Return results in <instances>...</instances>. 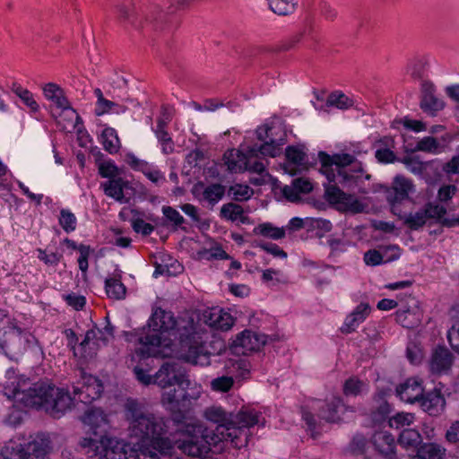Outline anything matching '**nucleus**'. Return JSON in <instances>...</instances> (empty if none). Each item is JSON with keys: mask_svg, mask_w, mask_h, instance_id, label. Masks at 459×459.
I'll list each match as a JSON object with an SVG mask.
<instances>
[{"mask_svg": "<svg viewBox=\"0 0 459 459\" xmlns=\"http://www.w3.org/2000/svg\"><path fill=\"white\" fill-rule=\"evenodd\" d=\"M370 312L371 307L368 303L361 302L359 304L354 310L346 316L341 328L342 332L344 333L354 332L359 325L366 320Z\"/></svg>", "mask_w": 459, "mask_h": 459, "instance_id": "obj_21", "label": "nucleus"}, {"mask_svg": "<svg viewBox=\"0 0 459 459\" xmlns=\"http://www.w3.org/2000/svg\"><path fill=\"white\" fill-rule=\"evenodd\" d=\"M318 157L321 163L320 171L329 182V185L325 186L327 200L333 204H342L352 212H360L362 205L359 200L354 195L344 193L337 184L350 188L362 178L369 179L370 175L365 173L361 162L348 153L331 156L321 152Z\"/></svg>", "mask_w": 459, "mask_h": 459, "instance_id": "obj_5", "label": "nucleus"}, {"mask_svg": "<svg viewBox=\"0 0 459 459\" xmlns=\"http://www.w3.org/2000/svg\"><path fill=\"white\" fill-rule=\"evenodd\" d=\"M281 132H285L281 125H272V126H262L256 129V136L260 141L265 142L269 140L271 137H274L281 134Z\"/></svg>", "mask_w": 459, "mask_h": 459, "instance_id": "obj_46", "label": "nucleus"}, {"mask_svg": "<svg viewBox=\"0 0 459 459\" xmlns=\"http://www.w3.org/2000/svg\"><path fill=\"white\" fill-rule=\"evenodd\" d=\"M329 106H335L339 108H347L351 106V100L342 92H333L326 101Z\"/></svg>", "mask_w": 459, "mask_h": 459, "instance_id": "obj_50", "label": "nucleus"}, {"mask_svg": "<svg viewBox=\"0 0 459 459\" xmlns=\"http://www.w3.org/2000/svg\"><path fill=\"white\" fill-rule=\"evenodd\" d=\"M125 108L114 101L103 99L101 101H96L95 105V115L102 116L109 112H123Z\"/></svg>", "mask_w": 459, "mask_h": 459, "instance_id": "obj_44", "label": "nucleus"}, {"mask_svg": "<svg viewBox=\"0 0 459 459\" xmlns=\"http://www.w3.org/2000/svg\"><path fill=\"white\" fill-rule=\"evenodd\" d=\"M82 420L94 435H97L99 431L105 430L108 425V416L99 408L86 411Z\"/></svg>", "mask_w": 459, "mask_h": 459, "instance_id": "obj_23", "label": "nucleus"}, {"mask_svg": "<svg viewBox=\"0 0 459 459\" xmlns=\"http://www.w3.org/2000/svg\"><path fill=\"white\" fill-rule=\"evenodd\" d=\"M446 212L444 206L429 202L422 209L407 214L404 217V224L411 230H416L423 227L429 219H440Z\"/></svg>", "mask_w": 459, "mask_h": 459, "instance_id": "obj_12", "label": "nucleus"}, {"mask_svg": "<svg viewBox=\"0 0 459 459\" xmlns=\"http://www.w3.org/2000/svg\"><path fill=\"white\" fill-rule=\"evenodd\" d=\"M100 142L104 149L109 153H117L120 148V140L116 130L112 127L103 129L100 135Z\"/></svg>", "mask_w": 459, "mask_h": 459, "instance_id": "obj_34", "label": "nucleus"}, {"mask_svg": "<svg viewBox=\"0 0 459 459\" xmlns=\"http://www.w3.org/2000/svg\"><path fill=\"white\" fill-rule=\"evenodd\" d=\"M422 410L431 416L439 415L445 409L446 401L439 391H433L422 395L420 400Z\"/></svg>", "mask_w": 459, "mask_h": 459, "instance_id": "obj_26", "label": "nucleus"}, {"mask_svg": "<svg viewBox=\"0 0 459 459\" xmlns=\"http://www.w3.org/2000/svg\"><path fill=\"white\" fill-rule=\"evenodd\" d=\"M121 276L115 274L105 281V290L109 299H123L126 294V288L121 281Z\"/></svg>", "mask_w": 459, "mask_h": 459, "instance_id": "obj_31", "label": "nucleus"}, {"mask_svg": "<svg viewBox=\"0 0 459 459\" xmlns=\"http://www.w3.org/2000/svg\"><path fill=\"white\" fill-rule=\"evenodd\" d=\"M395 315L396 321L406 328H413L418 325L421 317L418 301L411 297L408 305L401 307Z\"/></svg>", "mask_w": 459, "mask_h": 459, "instance_id": "obj_20", "label": "nucleus"}, {"mask_svg": "<svg viewBox=\"0 0 459 459\" xmlns=\"http://www.w3.org/2000/svg\"><path fill=\"white\" fill-rule=\"evenodd\" d=\"M78 251L80 253L78 258L79 268L82 272H86L89 267L88 258L91 253V248L90 246L81 244L78 247Z\"/></svg>", "mask_w": 459, "mask_h": 459, "instance_id": "obj_55", "label": "nucleus"}, {"mask_svg": "<svg viewBox=\"0 0 459 459\" xmlns=\"http://www.w3.org/2000/svg\"><path fill=\"white\" fill-rule=\"evenodd\" d=\"M446 451V448L440 444L428 443L420 448L419 455L422 459H443Z\"/></svg>", "mask_w": 459, "mask_h": 459, "instance_id": "obj_35", "label": "nucleus"}, {"mask_svg": "<svg viewBox=\"0 0 459 459\" xmlns=\"http://www.w3.org/2000/svg\"><path fill=\"white\" fill-rule=\"evenodd\" d=\"M292 183L299 194H307L313 188L311 182L308 179L303 178H296L292 181Z\"/></svg>", "mask_w": 459, "mask_h": 459, "instance_id": "obj_63", "label": "nucleus"}, {"mask_svg": "<svg viewBox=\"0 0 459 459\" xmlns=\"http://www.w3.org/2000/svg\"><path fill=\"white\" fill-rule=\"evenodd\" d=\"M424 393L422 381L416 377L408 378L396 388L400 399L408 403L420 402Z\"/></svg>", "mask_w": 459, "mask_h": 459, "instance_id": "obj_19", "label": "nucleus"}, {"mask_svg": "<svg viewBox=\"0 0 459 459\" xmlns=\"http://www.w3.org/2000/svg\"><path fill=\"white\" fill-rule=\"evenodd\" d=\"M269 8L278 15H289L296 10L294 0H267Z\"/></svg>", "mask_w": 459, "mask_h": 459, "instance_id": "obj_36", "label": "nucleus"}, {"mask_svg": "<svg viewBox=\"0 0 459 459\" xmlns=\"http://www.w3.org/2000/svg\"><path fill=\"white\" fill-rule=\"evenodd\" d=\"M59 117L57 123L62 126L64 130L72 131L77 126V124L81 122V117L71 107L69 103L65 108L59 109V113H56V117Z\"/></svg>", "mask_w": 459, "mask_h": 459, "instance_id": "obj_28", "label": "nucleus"}, {"mask_svg": "<svg viewBox=\"0 0 459 459\" xmlns=\"http://www.w3.org/2000/svg\"><path fill=\"white\" fill-rule=\"evenodd\" d=\"M254 194L253 189L243 184H235L229 189V195L236 201L248 200Z\"/></svg>", "mask_w": 459, "mask_h": 459, "instance_id": "obj_43", "label": "nucleus"}, {"mask_svg": "<svg viewBox=\"0 0 459 459\" xmlns=\"http://www.w3.org/2000/svg\"><path fill=\"white\" fill-rule=\"evenodd\" d=\"M206 322L213 328L227 331L232 327L235 320L230 313L222 309H213L207 316Z\"/></svg>", "mask_w": 459, "mask_h": 459, "instance_id": "obj_27", "label": "nucleus"}, {"mask_svg": "<svg viewBox=\"0 0 459 459\" xmlns=\"http://www.w3.org/2000/svg\"><path fill=\"white\" fill-rule=\"evenodd\" d=\"M399 443L404 447H417L421 442L420 433L414 429H405L399 437Z\"/></svg>", "mask_w": 459, "mask_h": 459, "instance_id": "obj_38", "label": "nucleus"}, {"mask_svg": "<svg viewBox=\"0 0 459 459\" xmlns=\"http://www.w3.org/2000/svg\"><path fill=\"white\" fill-rule=\"evenodd\" d=\"M438 146L439 144L434 137L426 136L417 143L415 149L420 152L437 153Z\"/></svg>", "mask_w": 459, "mask_h": 459, "instance_id": "obj_49", "label": "nucleus"}, {"mask_svg": "<svg viewBox=\"0 0 459 459\" xmlns=\"http://www.w3.org/2000/svg\"><path fill=\"white\" fill-rule=\"evenodd\" d=\"M120 18L125 22H128L134 27L139 29L143 27L142 20L136 13L134 7L121 6L119 8Z\"/></svg>", "mask_w": 459, "mask_h": 459, "instance_id": "obj_45", "label": "nucleus"}, {"mask_svg": "<svg viewBox=\"0 0 459 459\" xmlns=\"http://www.w3.org/2000/svg\"><path fill=\"white\" fill-rule=\"evenodd\" d=\"M225 189L220 184L207 186L204 191V198L211 204L219 202L224 195Z\"/></svg>", "mask_w": 459, "mask_h": 459, "instance_id": "obj_47", "label": "nucleus"}, {"mask_svg": "<svg viewBox=\"0 0 459 459\" xmlns=\"http://www.w3.org/2000/svg\"><path fill=\"white\" fill-rule=\"evenodd\" d=\"M126 418L130 437L139 440L128 446L126 459H160L158 453L167 454L181 442L169 433V419L144 410L134 401L126 403Z\"/></svg>", "mask_w": 459, "mask_h": 459, "instance_id": "obj_4", "label": "nucleus"}, {"mask_svg": "<svg viewBox=\"0 0 459 459\" xmlns=\"http://www.w3.org/2000/svg\"><path fill=\"white\" fill-rule=\"evenodd\" d=\"M456 186L455 185L442 186L437 192V198L440 202H447L452 199L456 193Z\"/></svg>", "mask_w": 459, "mask_h": 459, "instance_id": "obj_62", "label": "nucleus"}, {"mask_svg": "<svg viewBox=\"0 0 459 459\" xmlns=\"http://www.w3.org/2000/svg\"><path fill=\"white\" fill-rule=\"evenodd\" d=\"M401 255L397 246H388L380 250L371 249L364 254V262L367 265L377 266L398 259Z\"/></svg>", "mask_w": 459, "mask_h": 459, "instance_id": "obj_18", "label": "nucleus"}, {"mask_svg": "<svg viewBox=\"0 0 459 459\" xmlns=\"http://www.w3.org/2000/svg\"><path fill=\"white\" fill-rule=\"evenodd\" d=\"M80 346L85 356H92L95 354L99 346V343H97V332L94 330L88 331Z\"/></svg>", "mask_w": 459, "mask_h": 459, "instance_id": "obj_42", "label": "nucleus"}, {"mask_svg": "<svg viewBox=\"0 0 459 459\" xmlns=\"http://www.w3.org/2000/svg\"><path fill=\"white\" fill-rule=\"evenodd\" d=\"M124 186L125 181L120 177L101 184L105 195L119 202L124 199Z\"/></svg>", "mask_w": 459, "mask_h": 459, "instance_id": "obj_32", "label": "nucleus"}, {"mask_svg": "<svg viewBox=\"0 0 459 459\" xmlns=\"http://www.w3.org/2000/svg\"><path fill=\"white\" fill-rule=\"evenodd\" d=\"M445 439L450 444H456L459 442V420L450 422L446 430Z\"/></svg>", "mask_w": 459, "mask_h": 459, "instance_id": "obj_53", "label": "nucleus"}, {"mask_svg": "<svg viewBox=\"0 0 459 459\" xmlns=\"http://www.w3.org/2000/svg\"><path fill=\"white\" fill-rule=\"evenodd\" d=\"M149 332L139 338V347L131 360L135 357H171L174 355V340L179 339L182 349L187 348L181 357L193 365L207 366L210 358L204 351L202 340L195 331L193 321H176L172 313L160 307L152 311L148 320Z\"/></svg>", "mask_w": 459, "mask_h": 459, "instance_id": "obj_3", "label": "nucleus"}, {"mask_svg": "<svg viewBox=\"0 0 459 459\" xmlns=\"http://www.w3.org/2000/svg\"><path fill=\"white\" fill-rule=\"evenodd\" d=\"M265 342V335L250 330H244L236 336L232 342L231 349L238 355H247L250 352L259 351Z\"/></svg>", "mask_w": 459, "mask_h": 459, "instance_id": "obj_13", "label": "nucleus"}, {"mask_svg": "<svg viewBox=\"0 0 459 459\" xmlns=\"http://www.w3.org/2000/svg\"><path fill=\"white\" fill-rule=\"evenodd\" d=\"M204 418L216 424L214 430L200 422L187 423L177 430L186 435L178 445L183 453L193 457H205L212 446L222 441H230L241 447L248 442L249 429L264 423L262 414L254 408H243L237 414L227 412L221 406H211L204 412Z\"/></svg>", "mask_w": 459, "mask_h": 459, "instance_id": "obj_1", "label": "nucleus"}, {"mask_svg": "<svg viewBox=\"0 0 459 459\" xmlns=\"http://www.w3.org/2000/svg\"><path fill=\"white\" fill-rule=\"evenodd\" d=\"M258 247L261 249L266 251L267 253L273 255L275 257H280V258H286L287 257L286 252L283 249H281L276 244H273V243H259Z\"/></svg>", "mask_w": 459, "mask_h": 459, "instance_id": "obj_59", "label": "nucleus"}, {"mask_svg": "<svg viewBox=\"0 0 459 459\" xmlns=\"http://www.w3.org/2000/svg\"><path fill=\"white\" fill-rule=\"evenodd\" d=\"M6 377L5 394L25 407L44 410L54 418H60L72 408L74 398L63 388L48 382L30 383L29 378L17 376L13 368L6 371ZM102 391L100 381L85 374L74 386V399L83 403L98 399Z\"/></svg>", "mask_w": 459, "mask_h": 459, "instance_id": "obj_2", "label": "nucleus"}, {"mask_svg": "<svg viewBox=\"0 0 459 459\" xmlns=\"http://www.w3.org/2000/svg\"><path fill=\"white\" fill-rule=\"evenodd\" d=\"M255 149H248L246 153L242 151L232 149L223 155V162L228 170L233 173L248 170L261 174L264 171V164L261 160H254Z\"/></svg>", "mask_w": 459, "mask_h": 459, "instance_id": "obj_10", "label": "nucleus"}, {"mask_svg": "<svg viewBox=\"0 0 459 459\" xmlns=\"http://www.w3.org/2000/svg\"><path fill=\"white\" fill-rule=\"evenodd\" d=\"M285 142L286 133L281 132L279 135L271 137L269 140L265 141L260 147H252L251 149H255L256 151L254 160H260L258 154L273 158L280 155L281 146Z\"/></svg>", "mask_w": 459, "mask_h": 459, "instance_id": "obj_24", "label": "nucleus"}, {"mask_svg": "<svg viewBox=\"0 0 459 459\" xmlns=\"http://www.w3.org/2000/svg\"><path fill=\"white\" fill-rule=\"evenodd\" d=\"M163 214L165 217L174 223L176 226H180L184 222L183 216L174 208L170 206H164L162 208Z\"/></svg>", "mask_w": 459, "mask_h": 459, "instance_id": "obj_58", "label": "nucleus"}, {"mask_svg": "<svg viewBox=\"0 0 459 459\" xmlns=\"http://www.w3.org/2000/svg\"><path fill=\"white\" fill-rule=\"evenodd\" d=\"M49 446L47 439L37 436L26 443L20 439H10L1 450L4 459H44Z\"/></svg>", "mask_w": 459, "mask_h": 459, "instance_id": "obj_7", "label": "nucleus"}, {"mask_svg": "<svg viewBox=\"0 0 459 459\" xmlns=\"http://www.w3.org/2000/svg\"><path fill=\"white\" fill-rule=\"evenodd\" d=\"M200 257L204 259H226L228 255L221 247H213L208 250H204L200 253Z\"/></svg>", "mask_w": 459, "mask_h": 459, "instance_id": "obj_56", "label": "nucleus"}, {"mask_svg": "<svg viewBox=\"0 0 459 459\" xmlns=\"http://www.w3.org/2000/svg\"><path fill=\"white\" fill-rule=\"evenodd\" d=\"M58 221L62 229L66 233L74 231L77 226V219L75 215L68 209H62L60 211Z\"/></svg>", "mask_w": 459, "mask_h": 459, "instance_id": "obj_40", "label": "nucleus"}, {"mask_svg": "<svg viewBox=\"0 0 459 459\" xmlns=\"http://www.w3.org/2000/svg\"><path fill=\"white\" fill-rule=\"evenodd\" d=\"M45 99L49 102L53 117L59 113V109L65 108L70 103L64 90L55 82H48L41 87Z\"/></svg>", "mask_w": 459, "mask_h": 459, "instance_id": "obj_17", "label": "nucleus"}, {"mask_svg": "<svg viewBox=\"0 0 459 459\" xmlns=\"http://www.w3.org/2000/svg\"><path fill=\"white\" fill-rule=\"evenodd\" d=\"M234 380L231 377H221L213 379L211 383L214 391L228 392L233 385Z\"/></svg>", "mask_w": 459, "mask_h": 459, "instance_id": "obj_51", "label": "nucleus"}, {"mask_svg": "<svg viewBox=\"0 0 459 459\" xmlns=\"http://www.w3.org/2000/svg\"><path fill=\"white\" fill-rule=\"evenodd\" d=\"M445 107L444 101L437 98L435 93V88L432 84H425L423 86L422 97L420 100L421 109L434 116L437 112L442 110Z\"/></svg>", "mask_w": 459, "mask_h": 459, "instance_id": "obj_22", "label": "nucleus"}, {"mask_svg": "<svg viewBox=\"0 0 459 459\" xmlns=\"http://www.w3.org/2000/svg\"><path fill=\"white\" fill-rule=\"evenodd\" d=\"M221 217L233 222L246 224L249 222V218L245 214L243 208L237 204L229 203L221 208Z\"/></svg>", "mask_w": 459, "mask_h": 459, "instance_id": "obj_29", "label": "nucleus"}, {"mask_svg": "<svg viewBox=\"0 0 459 459\" xmlns=\"http://www.w3.org/2000/svg\"><path fill=\"white\" fill-rule=\"evenodd\" d=\"M132 227L137 233H141L144 236L150 235L154 228L152 224L145 222L142 219H135L132 221Z\"/></svg>", "mask_w": 459, "mask_h": 459, "instance_id": "obj_60", "label": "nucleus"}, {"mask_svg": "<svg viewBox=\"0 0 459 459\" xmlns=\"http://www.w3.org/2000/svg\"><path fill=\"white\" fill-rule=\"evenodd\" d=\"M381 422L378 426H376V429L371 437V443L375 449L385 458L394 459V449H395V439L394 437L385 429V426Z\"/></svg>", "mask_w": 459, "mask_h": 459, "instance_id": "obj_15", "label": "nucleus"}, {"mask_svg": "<svg viewBox=\"0 0 459 459\" xmlns=\"http://www.w3.org/2000/svg\"><path fill=\"white\" fill-rule=\"evenodd\" d=\"M99 173L102 178H108V180L120 177V169L111 160L100 163Z\"/></svg>", "mask_w": 459, "mask_h": 459, "instance_id": "obj_48", "label": "nucleus"}, {"mask_svg": "<svg viewBox=\"0 0 459 459\" xmlns=\"http://www.w3.org/2000/svg\"><path fill=\"white\" fill-rule=\"evenodd\" d=\"M415 420V416L410 412H399L388 420V427L395 429L410 427Z\"/></svg>", "mask_w": 459, "mask_h": 459, "instance_id": "obj_37", "label": "nucleus"}, {"mask_svg": "<svg viewBox=\"0 0 459 459\" xmlns=\"http://www.w3.org/2000/svg\"><path fill=\"white\" fill-rule=\"evenodd\" d=\"M285 155L287 162L284 164V169L293 175L297 172V167L304 163L306 154L298 147L289 146L286 149Z\"/></svg>", "mask_w": 459, "mask_h": 459, "instance_id": "obj_30", "label": "nucleus"}, {"mask_svg": "<svg viewBox=\"0 0 459 459\" xmlns=\"http://www.w3.org/2000/svg\"><path fill=\"white\" fill-rule=\"evenodd\" d=\"M454 356L446 348H437L434 351L430 360V370L434 373H446L452 367Z\"/></svg>", "mask_w": 459, "mask_h": 459, "instance_id": "obj_25", "label": "nucleus"}, {"mask_svg": "<svg viewBox=\"0 0 459 459\" xmlns=\"http://www.w3.org/2000/svg\"><path fill=\"white\" fill-rule=\"evenodd\" d=\"M367 386L368 385L365 382L356 377H351L343 385V393L345 395L356 396L367 390Z\"/></svg>", "mask_w": 459, "mask_h": 459, "instance_id": "obj_41", "label": "nucleus"}, {"mask_svg": "<svg viewBox=\"0 0 459 459\" xmlns=\"http://www.w3.org/2000/svg\"><path fill=\"white\" fill-rule=\"evenodd\" d=\"M403 163L406 168L415 175L422 174L426 169V164L415 157L404 158Z\"/></svg>", "mask_w": 459, "mask_h": 459, "instance_id": "obj_52", "label": "nucleus"}, {"mask_svg": "<svg viewBox=\"0 0 459 459\" xmlns=\"http://www.w3.org/2000/svg\"><path fill=\"white\" fill-rule=\"evenodd\" d=\"M38 258L48 265H56L61 259V255L56 253H47L43 249H38Z\"/></svg>", "mask_w": 459, "mask_h": 459, "instance_id": "obj_57", "label": "nucleus"}, {"mask_svg": "<svg viewBox=\"0 0 459 459\" xmlns=\"http://www.w3.org/2000/svg\"><path fill=\"white\" fill-rule=\"evenodd\" d=\"M447 340L451 347L459 353V323L453 325L448 330Z\"/></svg>", "mask_w": 459, "mask_h": 459, "instance_id": "obj_61", "label": "nucleus"}, {"mask_svg": "<svg viewBox=\"0 0 459 459\" xmlns=\"http://www.w3.org/2000/svg\"><path fill=\"white\" fill-rule=\"evenodd\" d=\"M203 393L201 385L191 381L186 376L179 387H174L169 391H164L161 395L162 405L170 411H176L186 403L197 400Z\"/></svg>", "mask_w": 459, "mask_h": 459, "instance_id": "obj_9", "label": "nucleus"}, {"mask_svg": "<svg viewBox=\"0 0 459 459\" xmlns=\"http://www.w3.org/2000/svg\"><path fill=\"white\" fill-rule=\"evenodd\" d=\"M442 169L448 175L459 174V155L454 156L449 161L445 163Z\"/></svg>", "mask_w": 459, "mask_h": 459, "instance_id": "obj_64", "label": "nucleus"}, {"mask_svg": "<svg viewBox=\"0 0 459 459\" xmlns=\"http://www.w3.org/2000/svg\"><path fill=\"white\" fill-rule=\"evenodd\" d=\"M253 232L255 235H261L265 238L278 240L285 237L286 229L284 227H275L271 222H264L255 227Z\"/></svg>", "mask_w": 459, "mask_h": 459, "instance_id": "obj_33", "label": "nucleus"}, {"mask_svg": "<svg viewBox=\"0 0 459 459\" xmlns=\"http://www.w3.org/2000/svg\"><path fill=\"white\" fill-rule=\"evenodd\" d=\"M414 191L412 180L399 175L394 178L392 186L386 192V198L391 204H394L406 200Z\"/></svg>", "mask_w": 459, "mask_h": 459, "instance_id": "obj_16", "label": "nucleus"}, {"mask_svg": "<svg viewBox=\"0 0 459 459\" xmlns=\"http://www.w3.org/2000/svg\"><path fill=\"white\" fill-rule=\"evenodd\" d=\"M312 408L318 410V417L330 422H338L343 420V415L348 408L342 403L339 397H332L331 400L313 402Z\"/></svg>", "mask_w": 459, "mask_h": 459, "instance_id": "obj_14", "label": "nucleus"}, {"mask_svg": "<svg viewBox=\"0 0 459 459\" xmlns=\"http://www.w3.org/2000/svg\"><path fill=\"white\" fill-rule=\"evenodd\" d=\"M37 343V339L27 331L13 326L8 331L0 332V353L9 359L18 361L28 347Z\"/></svg>", "mask_w": 459, "mask_h": 459, "instance_id": "obj_8", "label": "nucleus"}, {"mask_svg": "<svg viewBox=\"0 0 459 459\" xmlns=\"http://www.w3.org/2000/svg\"><path fill=\"white\" fill-rule=\"evenodd\" d=\"M63 299L65 302L76 310L82 309L86 304L84 296L75 293L64 294Z\"/></svg>", "mask_w": 459, "mask_h": 459, "instance_id": "obj_54", "label": "nucleus"}, {"mask_svg": "<svg viewBox=\"0 0 459 459\" xmlns=\"http://www.w3.org/2000/svg\"><path fill=\"white\" fill-rule=\"evenodd\" d=\"M186 377L185 370L178 363L165 362L155 374L153 383L169 391L174 385L179 387Z\"/></svg>", "mask_w": 459, "mask_h": 459, "instance_id": "obj_11", "label": "nucleus"}, {"mask_svg": "<svg viewBox=\"0 0 459 459\" xmlns=\"http://www.w3.org/2000/svg\"><path fill=\"white\" fill-rule=\"evenodd\" d=\"M80 446L88 448L97 459H126L128 444L117 437L104 435L100 439L83 437Z\"/></svg>", "mask_w": 459, "mask_h": 459, "instance_id": "obj_6", "label": "nucleus"}, {"mask_svg": "<svg viewBox=\"0 0 459 459\" xmlns=\"http://www.w3.org/2000/svg\"><path fill=\"white\" fill-rule=\"evenodd\" d=\"M13 92L31 112L36 113L39 110V104L35 100L33 94L29 90L22 88V86H15L13 88Z\"/></svg>", "mask_w": 459, "mask_h": 459, "instance_id": "obj_39", "label": "nucleus"}]
</instances>
